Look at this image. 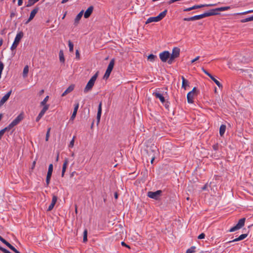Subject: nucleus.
Wrapping results in <instances>:
<instances>
[{"label": "nucleus", "mask_w": 253, "mask_h": 253, "mask_svg": "<svg viewBox=\"0 0 253 253\" xmlns=\"http://www.w3.org/2000/svg\"><path fill=\"white\" fill-rule=\"evenodd\" d=\"M167 13V10H165L164 11L161 12L158 16L155 17H150L148 18L146 21V24L150 23L151 22H157L161 21L163 19L166 15Z\"/></svg>", "instance_id": "1"}, {"label": "nucleus", "mask_w": 253, "mask_h": 253, "mask_svg": "<svg viewBox=\"0 0 253 253\" xmlns=\"http://www.w3.org/2000/svg\"><path fill=\"white\" fill-rule=\"evenodd\" d=\"M98 77V72L96 73L89 80L87 84L86 85L85 88H84V91L85 93H86L90 91L92 87L93 86L94 83L96 80V79Z\"/></svg>", "instance_id": "2"}, {"label": "nucleus", "mask_w": 253, "mask_h": 253, "mask_svg": "<svg viewBox=\"0 0 253 253\" xmlns=\"http://www.w3.org/2000/svg\"><path fill=\"white\" fill-rule=\"evenodd\" d=\"M24 119V113L21 112L6 127L9 130L14 126L17 125Z\"/></svg>", "instance_id": "3"}, {"label": "nucleus", "mask_w": 253, "mask_h": 253, "mask_svg": "<svg viewBox=\"0 0 253 253\" xmlns=\"http://www.w3.org/2000/svg\"><path fill=\"white\" fill-rule=\"evenodd\" d=\"M115 64V59L113 58L110 61V63L108 66L107 70L104 76V78L108 79L110 75V74L113 69Z\"/></svg>", "instance_id": "4"}, {"label": "nucleus", "mask_w": 253, "mask_h": 253, "mask_svg": "<svg viewBox=\"0 0 253 253\" xmlns=\"http://www.w3.org/2000/svg\"><path fill=\"white\" fill-rule=\"evenodd\" d=\"M23 36V34L21 32L18 33L16 35V37L15 38L14 42H13V44H12L11 48H10L12 50L15 49L17 47V46L20 41L21 40V38H22Z\"/></svg>", "instance_id": "5"}, {"label": "nucleus", "mask_w": 253, "mask_h": 253, "mask_svg": "<svg viewBox=\"0 0 253 253\" xmlns=\"http://www.w3.org/2000/svg\"><path fill=\"white\" fill-rule=\"evenodd\" d=\"M245 218H243L240 219L238 223L234 226L231 228L229 231L230 232H234L237 230L241 229L245 224Z\"/></svg>", "instance_id": "6"}, {"label": "nucleus", "mask_w": 253, "mask_h": 253, "mask_svg": "<svg viewBox=\"0 0 253 253\" xmlns=\"http://www.w3.org/2000/svg\"><path fill=\"white\" fill-rule=\"evenodd\" d=\"M162 193L161 190H157L155 192L149 191L147 193V196L150 198L158 200Z\"/></svg>", "instance_id": "7"}, {"label": "nucleus", "mask_w": 253, "mask_h": 253, "mask_svg": "<svg viewBox=\"0 0 253 253\" xmlns=\"http://www.w3.org/2000/svg\"><path fill=\"white\" fill-rule=\"evenodd\" d=\"M170 56V53L168 51H165L160 53L159 57L162 62H166Z\"/></svg>", "instance_id": "8"}, {"label": "nucleus", "mask_w": 253, "mask_h": 253, "mask_svg": "<svg viewBox=\"0 0 253 253\" xmlns=\"http://www.w3.org/2000/svg\"><path fill=\"white\" fill-rule=\"evenodd\" d=\"M12 93V90L9 91L0 100V107H1L9 99L11 94Z\"/></svg>", "instance_id": "9"}, {"label": "nucleus", "mask_w": 253, "mask_h": 253, "mask_svg": "<svg viewBox=\"0 0 253 253\" xmlns=\"http://www.w3.org/2000/svg\"><path fill=\"white\" fill-rule=\"evenodd\" d=\"M153 95L156 97V98L159 99L160 101L164 104L165 103V98L162 94L159 91H156L153 93Z\"/></svg>", "instance_id": "10"}, {"label": "nucleus", "mask_w": 253, "mask_h": 253, "mask_svg": "<svg viewBox=\"0 0 253 253\" xmlns=\"http://www.w3.org/2000/svg\"><path fill=\"white\" fill-rule=\"evenodd\" d=\"M180 54V49L178 47H174L172 49V53L170 54V56L171 57V58H177L179 56Z\"/></svg>", "instance_id": "11"}, {"label": "nucleus", "mask_w": 253, "mask_h": 253, "mask_svg": "<svg viewBox=\"0 0 253 253\" xmlns=\"http://www.w3.org/2000/svg\"><path fill=\"white\" fill-rule=\"evenodd\" d=\"M49 105H46V106L45 105L43 107V108L42 109V110H41V111L40 112V113H39V115L38 116V117L36 119L37 122H38L41 119V118L44 115L45 112L48 110V109L49 108Z\"/></svg>", "instance_id": "12"}, {"label": "nucleus", "mask_w": 253, "mask_h": 253, "mask_svg": "<svg viewBox=\"0 0 253 253\" xmlns=\"http://www.w3.org/2000/svg\"><path fill=\"white\" fill-rule=\"evenodd\" d=\"M57 197L54 195H53L51 203L50 204V205L49 206L47 211H50L53 209V208H54V207L57 202Z\"/></svg>", "instance_id": "13"}, {"label": "nucleus", "mask_w": 253, "mask_h": 253, "mask_svg": "<svg viewBox=\"0 0 253 253\" xmlns=\"http://www.w3.org/2000/svg\"><path fill=\"white\" fill-rule=\"evenodd\" d=\"M93 10V6H90L85 11L84 14V17L85 18H88L92 13Z\"/></svg>", "instance_id": "14"}, {"label": "nucleus", "mask_w": 253, "mask_h": 253, "mask_svg": "<svg viewBox=\"0 0 253 253\" xmlns=\"http://www.w3.org/2000/svg\"><path fill=\"white\" fill-rule=\"evenodd\" d=\"M79 103H77L75 105L74 111H73V114L70 118V120L73 121L75 119L76 116L77 115L78 110L79 109Z\"/></svg>", "instance_id": "15"}, {"label": "nucleus", "mask_w": 253, "mask_h": 253, "mask_svg": "<svg viewBox=\"0 0 253 253\" xmlns=\"http://www.w3.org/2000/svg\"><path fill=\"white\" fill-rule=\"evenodd\" d=\"M102 113V102H100L98 105L97 114V123H99L100 120V118Z\"/></svg>", "instance_id": "16"}, {"label": "nucleus", "mask_w": 253, "mask_h": 253, "mask_svg": "<svg viewBox=\"0 0 253 253\" xmlns=\"http://www.w3.org/2000/svg\"><path fill=\"white\" fill-rule=\"evenodd\" d=\"M248 236V234H242L238 238H237L232 241H228L226 243L228 244V243H232V242H237V241H241L243 239H244L245 238H246Z\"/></svg>", "instance_id": "17"}, {"label": "nucleus", "mask_w": 253, "mask_h": 253, "mask_svg": "<svg viewBox=\"0 0 253 253\" xmlns=\"http://www.w3.org/2000/svg\"><path fill=\"white\" fill-rule=\"evenodd\" d=\"M218 11L217 10V8L215 9H211L208 12H206V15L207 17L217 15L219 13L217 12Z\"/></svg>", "instance_id": "18"}, {"label": "nucleus", "mask_w": 253, "mask_h": 253, "mask_svg": "<svg viewBox=\"0 0 253 253\" xmlns=\"http://www.w3.org/2000/svg\"><path fill=\"white\" fill-rule=\"evenodd\" d=\"M83 13H84V10H82L76 17L75 19V21H74V24L75 25H77L78 23H79V21L80 20V19H81L82 16H83Z\"/></svg>", "instance_id": "19"}, {"label": "nucleus", "mask_w": 253, "mask_h": 253, "mask_svg": "<svg viewBox=\"0 0 253 253\" xmlns=\"http://www.w3.org/2000/svg\"><path fill=\"white\" fill-rule=\"evenodd\" d=\"M74 88V85H70L65 90V91L62 93V96H64L68 93L71 92L73 90Z\"/></svg>", "instance_id": "20"}, {"label": "nucleus", "mask_w": 253, "mask_h": 253, "mask_svg": "<svg viewBox=\"0 0 253 253\" xmlns=\"http://www.w3.org/2000/svg\"><path fill=\"white\" fill-rule=\"evenodd\" d=\"M68 164V160L67 159H66L63 163V167H62V173H61V176L63 177L64 175V173L66 171V169L67 168V166Z\"/></svg>", "instance_id": "21"}, {"label": "nucleus", "mask_w": 253, "mask_h": 253, "mask_svg": "<svg viewBox=\"0 0 253 253\" xmlns=\"http://www.w3.org/2000/svg\"><path fill=\"white\" fill-rule=\"evenodd\" d=\"M216 4H201V5H195L193 6V9L202 8L205 6H215Z\"/></svg>", "instance_id": "22"}, {"label": "nucleus", "mask_w": 253, "mask_h": 253, "mask_svg": "<svg viewBox=\"0 0 253 253\" xmlns=\"http://www.w3.org/2000/svg\"><path fill=\"white\" fill-rule=\"evenodd\" d=\"M195 94L192 92H189L187 95V101L188 103H192L193 102V98Z\"/></svg>", "instance_id": "23"}, {"label": "nucleus", "mask_w": 253, "mask_h": 253, "mask_svg": "<svg viewBox=\"0 0 253 253\" xmlns=\"http://www.w3.org/2000/svg\"><path fill=\"white\" fill-rule=\"evenodd\" d=\"M226 126L225 125H221L219 128V134L221 136H222L226 130Z\"/></svg>", "instance_id": "24"}, {"label": "nucleus", "mask_w": 253, "mask_h": 253, "mask_svg": "<svg viewBox=\"0 0 253 253\" xmlns=\"http://www.w3.org/2000/svg\"><path fill=\"white\" fill-rule=\"evenodd\" d=\"M29 69V67L28 65H26V66H25L22 73V76L24 78H25L28 76Z\"/></svg>", "instance_id": "25"}, {"label": "nucleus", "mask_w": 253, "mask_h": 253, "mask_svg": "<svg viewBox=\"0 0 253 253\" xmlns=\"http://www.w3.org/2000/svg\"><path fill=\"white\" fill-rule=\"evenodd\" d=\"M194 16L195 20H199V19H202V18L207 17L206 12H205L202 14L195 15Z\"/></svg>", "instance_id": "26"}, {"label": "nucleus", "mask_w": 253, "mask_h": 253, "mask_svg": "<svg viewBox=\"0 0 253 253\" xmlns=\"http://www.w3.org/2000/svg\"><path fill=\"white\" fill-rule=\"evenodd\" d=\"M59 60L62 63H64L65 62V58L64 56V53L62 50H60L59 53Z\"/></svg>", "instance_id": "27"}, {"label": "nucleus", "mask_w": 253, "mask_h": 253, "mask_svg": "<svg viewBox=\"0 0 253 253\" xmlns=\"http://www.w3.org/2000/svg\"><path fill=\"white\" fill-rule=\"evenodd\" d=\"M181 79L182 81V87L185 89L186 86L188 85V81L186 80L183 76H182Z\"/></svg>", "instance_id": "28"}, {"label": "nucleus", "mask_w": 253, "mask_h": 253, "mask_svg": "<svg viewBox=\"0 0 253 253\" xmlns=\"http://www.w3.org/2000/svg\"><path fill=\"white\" fill-rule=\"evenodd\" d=\"M252 21H253V15L252 16H250L249 17L242 19L241 20V22L242 23H246V22H248Z\"/></svg>", "instance_id": "29"}, {"label": "nucleus", "mask_w": 253, "mask_h": 253, "mask_svg": "<svg viewBox=\"0 0 253 253\" xmlns=\"http://www.w3.org/2000/svg\"><path fill=\"white\" fill-rule=\"evenodd\" d=\"M52 171H53V165L52 164H50L49 167H48V172H47V175H49V176H51Z\"/></svg>", "instance_id": "30"}, {"label": "nucleus", "mask_w": 253, "mask_h": 253, "mask_svg": "<svg viewBox=\"0 0 253 253\" xmlns=\"http://www.w3.org/2000/svg\"><path fill=\"white\" fill-rule=\"evenodd\" d=\"M229 9H230V6H224V7L217 8V10L218 11H224L227 10Z\"/></svg>", "instance_id": "31"}, {"label": "nucleus", "mask_w": 253, "mask_h": 253, "mask_svg": "<svg viewBox=\"0 0 253 253\" xmlns=\"http://www.w3.org/2000/svg\"><path fill=\"white\" fill-rule=\"evenodd\" d=\"M49 96H46L44 99L42 101L41 105L43 106V107L45 105H48V104H46V102L48 100Z\"/></svg>", "instance_id": "32"}, {"label": "nucleus", "mask_w": 253, "mask_h": 253, "mask_svg": "<svg viewBox=\"0 0 253 253\" xmlns=\"http://www.w3.org/2000/svg\"><path fill=\"white\" fill-rule=\"evenodd\" d=\"M196 247L192 246L186 251V253H194L195 252Z\"/></svg>", "instance_id": "33"}, {"label": "nucleus", "mask_w": 253, "mask_h": 253, "mask_svg": "<svg viewBox=\"0 0 253 253\" xmlns=\"http://www.w3.org/2000/svg\"><path fill=\"white\" fill-rule=\"evenodd\" d=\"M9 249H10L12 251L14 252L15 253H20L13 246H12L10 244H8L7 246Z\"/></svg>", "instance_id": "34"}, {"label": "nucleus", "mask_w": 253, "mask_h": 253, "mask_svg": "<svg viewBox=\"0 0 253 253\" xmlns=\"http://www.w3.org/2000/svg\"><path fill=\"white\" fill-rule=\"evenodd\" d=\"M68 45L69 47V51L70 52L73 51V48H74V44L73 43L71 42V41H68Z\"/></svg>", "instance_id": "35"}, {"label": "nucleus", "mask_w": 253, "mask_h": 253, "mask_svg": "<svg viewBox=\"0 0 253 253\" xmlns=\"http://www.w3.org/2000/svg\"><path fill=\"white\" fill-rule=\"evenodd\" d=\"M212 80L215 83V84L219 87L222 88V85L220 83V82L215 79L214 78L212 79Z\"/></svg>", "instance_id": "36"}, {"label": "nucleus", "mask_w": 253, "mask_h": 253, "mask_svg": "<svg viewBox=\"0 0 253 253\" xmlns=\"http://www.w3.org/2000/svg\"><path fill=\"white\" fill-rule=\"evenodd\" d=\"M156 58V56L153 54H150L148 56V59L151 62H153Z\"/></svg>", "instance_id": "37"}, {"label": "nucleus", "mask_w": 253, "mask_h": 253, "mask_svg": "<svg viewBox=\"0 0 253 253\" xmlns=\"http://www.w3.org/2000/svg\"><path fill=\"white\" fill-rule=\"evenodd\" d=\"M8 130L7 128L5 127L3 129L0 130V140L2 138V136L4 134V133L6 131Z\"/></svg>", "instance_id": "38"}, {"label": "nucleus", "mask_w": 253, "mask_h": 253, "mask_svg": "<svg viewBox=\"0 0 253 253\" xmlns=\"http://www.w3.org/2000/svg\"><path fill=\"white\" fill-rule=\"evenodd\" d=\"M87 231L86 229H85L84 231L83 241L84 242H85L87 241Z\"/></svg>", "instance_id": "39"}, {"label": "nucleus", "mask_w": 253, "mask_h": 253, "mask_svg": "<svg viewBox=\"0 0 253 253\" xmlns=\"http://www.w3.org/2000/svg\"><path fill=\"white\" fill-rule=\"evenodd\" d=\"M3 68H4V65L3 64V63L1 61H0V79H1V74H2V72L3 70Z\"/></svg>", "instance_id": "40"}, {"label": "nucleus", "mask_w": 253, "mask_h": 253, "mask_svg": "<svg viewBox=\"0 0 253 253\" xmlns=\"http://www.w3.org/2000/svg\"><path fill=\"white\" fill-rule=\"evenodd\" d=\"M75 139V136H73L72 139L71 140V141L70 142V144L69 145V147H70V148L73 147V146L74 145Z\"/></svg>", "instance_id": "41"}, {"label": "nucleus", "mask_w": 253, "mask_h": 253, "mask_svg": "<svg viewBox=\"0 0 253 253\" xmlns=\"http://www.w3.org/2000/svg\"><path fill=\"white\" fill-rule=\"evenodd\" d=\"M50 128H48L47 129V131L46 133V137H45V141H47L48 140L49 135H50Z\"/></svg>", "instance_id": "42"}, {"label": "nucleus", "mask_w": 253, "mask_h": 253, "mask_svg": "<svg viewBox=\"0 0 253 253\" xmlns=\"http://www.w3.org/2000/svg\"><path fill=\"white\" fill-rule=\"evenodd\" d=\"M184 20L186 21H194L195 20L194 16H192V17H188V18H184Z\"/></svg>", "instance_id": "43"}, {"label": "nucleus", "mask_w": 253, "mask_h": 253, "mask_svg": "<svg viewBox=\"0 0 253 253\" xmlns=\"http://www.w3.org/2000/svg\"><path fill=\"white\" fill-rule=\"evenodd\" d=\"M50 178H51V176L46 175V184L47 186H48V184H49Z\"/></svg>", "instance_id": "44"}, {"label": "nucleus", "mask_w": 253, "mask_h": 253, "mask_svg": "<svg viewBox=\"0 0 253 253\" xmlns=\"http://www.w3.org/2000/svg\"><path fill=\"white\" fill-rule=\"evenodd\" d=\"M0 241H1L3 243H4L5 245L7 246L9 243L7 242L5 239H4L3 238H2L0 236Z\"/></svg>", "instance_id": "45"}, {"label": "nucleus", "mask_w": 253, "mask_h": 253, "mask_svg": "<svg viewBox=\"0 0 253 253\" xmlns=\"http://www.w3.org/2000/svg\"><path fill=\"white\" fill-rule=\"evenodd\" d=\"M252 12H253V10H251L243 12H242V13H237L236 14L237 15L246 14L249 13H252Z\"/></svg>", "instance_id": "46"}, {"label": "nucleus", "mask_w": 253, "mask_h": 253, "mask_svg": "<svg viewBox=\"0 0 253 253\" xmlns=\"http://www.w3.org/2000/svg\"><path fill=\"white\" fill-rule=\"evenodd\" d=\"M39 8L38 7L35 8L33 9V18L35 16V14L38 12Z\"/></svg>", "instance_id": "47"}, {"label": "nucleus", "mask_w": 253, "mask_h": 253, "mask_svg": "<svg viewBox=\"0 0 253 253\" xmlns=\"http://www.w3.org/2000/svg\"><path fill=\"white\" fill-rule=\"evenodd\" d=\"M168 59L169 60H167L168 61V63L169 64H172L173 63L174 58H171V57L169 56V58Z\"/></svg>", "instance_id": "48"}, {"label": "nucleus", "mask_w": 253, "mask_h": 253, "mask_svg": "<svg viewBox=\"0 0 253 253\" xmlns=\"http://www.w3.org/2000/svg\"><path fill=\"white\" fill-rule=\"evenodd\" d=\"M205 237V234L204 233H202L198 236V238L199 239H204Z\"/></svg>", "instance_id": "49"}, {"label": "nucleus", "mask_w": 253, "mask_h": 253, "mask_svg": "<svg viewBox=\"0 0 253 253\" xmlns=\"http://www.w3.org/2000/svg\"><path fill=\"white\" fill-rule=\"evenodd\" d=\"M76 57L78 59H80V53L78 49L76 50Z\"/></svg>", "instance_id": "50"}, {"label": "nucleus", "mask_w": 253, "mask_h": 253, "mask_svg": "<svg viewBox=\"0 0 253 253\" xmlns=\"http://www.w3.org/2000/svg\"><path fill=\"white\" fill-rule=\"evenodd\" d=\"M1 251H2L3 253H9V251H8L7 250L3 248H2L0 249V250Z\"/></svg>", "instance_id": "51"}, {"label": "nucleus", "mask_w": 253, "mask_h": 253, "mask_svg": "<svg viewBox=\"0 0 253 253\" xmlns=\"http://www.w3.org/2000/svg\"><path fill=\"white\" fill-rule=\"evenodd\" d=\"M200 58V56H197L195 58L193 59V60H191V63H193L194 62H195V61H197L198 60H199Z\"/></svg>", "instance_id": "52"}, {"label": "nucleus", "mask_w": 253, "mask_h": 253, "mask_svg": "<svg viewBox=\"0 0 253 253\" xmlns=\"http://www.w3.org/2000/svg\"><path fill=\"white\" fill-rule=\"evenodd\" d=\"M121 245H122V246H125V247H127V248H129V249L130 248V247H129L128 245H126V244L124 242H122L121 243Z\"/></svg>", "instance_id": "53"}, {"label": "nucleus", "mask_w": 253, "mask_h": 253, "mask_svg": "<svg viewBox=\"0 0 253 253\" xmlns=\"http://www.w3.org/2000/svg\"><path fill=\"white\" fill-rule=\"evenodd\" d=\"M202 71H203V72L205 74H206L207 76H208V75H209L210 73H209V72H208L207 70H206L204 68H203L202 69Z\"/></svg>", "instance_id": "54"}, {"label": "nucleus", "mask_w": 253, "mask_h": 253, "mask_svg": "<svg viewBox=\"0 0 253 253\" xmlns=\"http://www.w3.org/2000/svg\"><path fill=\"white\" fill-rule=\"evenodd\" d=\"M196 88L195 87L193 88L192 90L190 92H192V94H196Z\"/></svg>", "instance_id": "55"}, {"label": "nucleus", "mask_w": 253, "mask_h": 253, "mask_svg": "<svg viewBox=\"0 0 253 253\" xmlns=\"http://www.w3.org/2000/svg\"><path fill=\"white\" fill-rule=\"evenodd\" d=\"M31 20H32V12L30 14L29 18L26 23H28Z\"/></svg>", "instance_id": "56"}, {"label": "nucleus", "mask_w": 253, "mask_h": 253, "mask_svg": "<svg viewBox=\"0 0 253 253\" xmlns=\"http://www.w3.org/2000/svg\"><path fill=\"white\" fill-rule=\"evenodd\" d=\"M193 9V6H192V7H189V8H187L184 9V11H189L192 10Z\"/></svg>", "instance_id": "57"}, {"label": "nucleus", "mask_w": 253, "mask_h": 253, "mask_svg": "<svg viewBox=\"0 0 253 253\" xmlns=\"http://www.w3.org/2000/svg\"><path fill=\"white\" fill-rule=\"evenodd\" d=\"M22 3H23L22 0H18V5L19 6L21 5L22 4Z\"/></svg>", "instance_id": "58"}, {"label": "nucleus", "mask_w": 253, "mask_h": 253, "mask_svg": "<svg viewBox=\"0 0 253 253\" xmlns=\"http://www.w3.org/2000/svg\"><path fill=\"white\" fill-rule=\"evenodd\" d=\"M163 104L165 105V107L167 108H168L169 107V105L168 104V102H165V103L164 104Z\"/></svg>", "instance_id": "59"}, {"label": "nucleus", "mask_w": 253, "mask_h": 253, "mask_svg": "<svg viewBox=\"0 0 253 253\" xmlns=\"http://www.w3.org/2000/svg\"><path fill=\"white\" fill-rule=\"evenodd\" d=\"M32 5V0H29V3L27 4V6H30Z\"/></svg>", "instance_id": "60"}, {"label": "nucleus", "mask_w": 253, "mask_h": 253, "mask_svg": "<svg viewBox=\"0 0 253 253\" xmlns=\"http://www.w3.org/2000/svg\"><path fill=\"white\" fill-rule=\"evenodd\" d=\"M207 185H205L202 188V189L203 190H205L207 189Z\"/></svg>", "instance_id": "61"}, {"label": "nucleus", "mask_w": 253, "mask_h": 253, "mask_svg": "<svg viewBox=\"0 0 253 253\" xmlns=\"http://www.w3.org/2000/svg\"><path fill=\"white\" fill-rule=\"evenodd\" d=\"M114 197H115V198L116 199H118V195L117 193H116H116H115V194H114Z\"/></svg>", "instance_id": "62"}, {"label": "nucleus", "mask_w": 253, "mask_h": 253, "mask_svg": "<svg viewBox=\"0 0 253 253\" xmlns=\"http://www.w3.org/2000/svg\"><path fill=\"white\" fill-rule=\"evenodd\" d=\"M175 2V0H170L169 1V4H171V3H173V2Z\"/></svg>", "instance_id": "63"}, {"label": "nucleus", "mask_w": 253, "mask_h": 253, "mask_svg": "<svg viewBox=\"0 0 253 253\" xmlns=\"http://www.w3.org/2000/svg\"><path fill=\"white\" fill-rule=\"evenodd\" d=\"M211 80L214 78V77L210 73L209 75H208Z\"/></svg>", "instance_id": "64"}]
</instances>
